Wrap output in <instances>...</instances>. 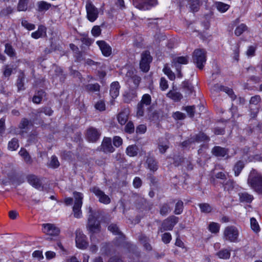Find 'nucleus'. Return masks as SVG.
I'll return each mask as SVG.
<instances>
[{
  "instance_id": "nucleus-15",
  "label": "nucleus",
  "mask_w": 262,
  "mask_h": 262,
  "mask_svg": "<svg viewBox=\"0 0 262 262\" xmlns=\"http://www.w3.org/2000/svg\"><path fill=\"white\" fill-rule=\"evenodd\" d=\"M189 57L185 56H175L171 60V66L174 68L181 67L180 64H186L188 63Z\"/></svg>"
},
{
  "instance_id": "nucleus-38",
  "label": "nucleus",
  "mask_w": 262,
  "mask_h": 262,
  "mask_svg": "<svg viewBox=\"0 0 262 262\" xmlns=\"http://www.w3.org/2000/svg\"><path fill=\"white\" fill-rule=\"evenodd\" d=\"M201 211L205 213H209L212 211V207L208 203H200L199 204Z\"/></svg>"
},
{
  "instance_id": "nucleus-45",
  "label": "nucleus",
  "mask_w": 262,
  "mask_h": 262,
  "mask_svg": "<svg viewBox=\"0 0 262 262\" xmlns=\"http://www.w3.org/2000/svg\"><path fill=\"white\" fill-rule=\"evenodd\" d=\"M85 90L89 92H98L100 91V85L98 83L89 84L85 86Z\"/></svg>"
},
{
  "instance_id": "nucleus-54",
  "label": "nucleus",
  "mask_w": 262,
  "mask_h": 262,
  "mask_svg": "<svg viewBox=\"0 0 262 262\" xmlns=\"http://www.w3.org/2000/svg\"><path fill=\"white\" fill-rule=\"evenodd\" d=\"M61 157L66 160H71L74 157V155L70 151H63L61 154Z\"/></svg>"
},
{
  "instance_id": "nucleus-1",
  "label": "nucleus",
  "mask_w": 262,
  "mask_h": 262,
  "mask_svg": "<svg viewBox=\"0 0 262 262\" xmlns=\"http://www.w3.org/2000/svg\"><path fill=\"white\" fill-rule=\"evenodd\" d=\"M107 229L114 234L118 235V237H116V244L117 246L126 250L128 253L135 256L137 258L140 257V252L138 250L137 247L135 245L125 241L124 235L120 231L116 224H110Z\"/></svg>"
},
{
  "instance_id": "nucleus-41",
  "label": "nucleus",
  "mask_w": 262,
  "mask_h": 262,
  "mask_svg": "<svg viewBox=\"0 0 262 262\" xmlns=\"http://www.w3.org/2000/svg\"><path fill=\"white\" fill-rule=\"evenodd\" d=\"M182 88L188 95L191 94L193 91V86L188 81H184L182 83Z\"/></svg>"
},
{
  "instance_id": "nucleus-63",
  "label": "nucleus",
  "mask_w": 262,
  "mask_h": 262,
  "mask_svg": "<svg viewBox=\"0 0 262 262\" xmlns=\"http://www.w3.org/2000/svg\"><path fill=\"white\" fill-rule=\"evenodd\" d=\"M162 240L165 244L170 243L171 240V236L170 234L168 232L164 233L162 236Z\"/></svg>"
},
{
  "instance_id": "nucleus-44",
  "label": "nucleus",
  "mask_w": 262,
  "mask_h": 262,
  "mask_svg": "<svg viewBox=\"0 0 262 262\" xmlns=\"http://www.w3.org/2000/svg\"><path fill=\"white\" fill-rule=\"evenodd\" d=\"M216 7L220 12L224 13L229 9L230 6L222 2H217L216 3Z\"/></svg>"
},
{
  "instance_id": "nucleus-5",
  "label": "nucleus",
  "mask_w": 262,
  "mask_h": 262,
  "mask_svg": "<svg viewBox=\"0 0 262 262\" xmlns=\"http://www.w3.org/2000/svg\"><path fill=\"white\" fill-rule=\"evenodd\" d=\"M151 98L150 95L146 94L143 95L141 101L138 103L137 108L136 116L138 117L143 116L145 107L150 106Z\"/></svg>"
},
{
  "instance_id": "nucleus-55",
  "label": "nucleus",
  "mask_w": 262,
  "mask_h": 262,
  "mask_svg": "<svg viewBox=\"0 0 262 262\" xmlns=\"http://www.w3.org/2000/svg\"><path fill=\"white\" fill-rule=\"evenodd\" d=\"M125 131L128 134H132L135 131V126L133 122L129 121L125 126Z\"/></svg>"
},
{
  "instance_id": "nucleus-40",
  "label": "nucleus",
  "mask_w": 262,
  "mask_h": 262,
  "mask_svg": "<svg viewBox=\"0 0 262 262\" xmlns=\"http://www.w3.org/2000/svg\"><path fill=\"white\" fill-rule=\"evenodd\" d=\"M184 209V204L182 201L178 200L176 203L174 210L173 211L175 214H180L182 213Z\"/></svg>"
},
{
  "instance_id": "nucleus-31",
  "label": "nucleus",
  "mask_w": 262,
  "mask_h": 262,
  "mask_svg": "<svg viewBox=\"0 0 262 262\" xmlns=\"http://www.w3.org/2000/svg\"><path fill=\"white\" fill-rule=\"evenodd\" d=\"M171 208L168 203H164L160 207V213L163 216L167 215L170 211Z\"/></svg>"
},
{
  "instance_id": "nucleus-22",
  "label": "nucleus",
  "mask_w": 262,
  "mask_h": 262,
  "mask_svg": "<svg viewBox=\"0 0 262 262\" xmlns=\"http://www.w3.org/2000/svg\"><path fill=\"white\" fill-rule=\"evenodd\" d=\"M120 86L118 81L113 82L111 85L110 95L111 97L115 99L118 97L119 94Z\"/></svg>"
},
{
  "instance_id": "nucleus-43",
  "label": "nucleus",
  "mask_w": 262,
  "mask_h": 262,
  "mask_svg": "<svg viewBox=\"0 0 262 262\" xmlns=\"http://www.w3.org/2000/svg\"><path fill=\"white\" fill-rule=\"evenodd\" d=\"M169 222V226L166 229L172 230L174 226L178 222L179 218L174 215L169 216L167 220Z\"/></svg>"
},
{
  "instance_id": "nucleus-7",
  "label": "nucleus",
  "mask_w": 262,
  "mask_h": 262,
  "mask_svg": "<svg viewBox=\"0 0 262 262\" xmlns=\"http://www.w3.org/2000/svg\"><path fill=\"white\" fill-rule=\"evenodd\" d=\"M238 230L233 226L227 227L224 231V238L230 242H237L238 241Z\"/></svg>"
},
{
  "instance_id": "nucleus-27",
  "label": "nucleus",
  "mask_w": 262,
  "mask_h": 262,
  "mask_svg": "<svg viewBox=\"0 0 262 262\" xmlns=\"http://www.w3.org/2000/svg\"><path fill=\"white\" fill-rule=\"evenodd\" d=\"M49 167L55 169L58 168L60 165V163L56 156L53 155L51 157L50 160L47 163Z\"/></svg>"
},
{
  "instance_id": "nucleus-48",
  "label": "nucleus",
  "mask_w": 262,
  "mask_h": 262,
  "mask_svg": "<svg viewBox=\"0 0 262 262\" xmlns=\"http://www.w3.org/2000/svg\"><path fill=\"white\" fill-rule=\"evenodd\" d=\"M247 29V27L245 24H242L237 27L235 30L234 33L235 34L239 36H240L244 32L246 31Z\"/></svg>"
},
{
  "instance_id": "nucleus-17",
  "label": "nucleus",
  "mask_w": 262,
  "mask_h": 262,
  "mask_svg": "<svg viewBox=\"0 0 262 262\" xmlns=\"http://www.w3.org/2000/svg\"><path fill=\"white\" fill-rule=\"evenodd\" d=\"M126 76L128 78L127 79L128 82H133L134 84V88H137L141 81V78L139 76L135 74L133 71H128Z\"/></svg>"
},
{
  "instance_id": "nucleus-3",
  "label": "nucleus",
  "mask_w": 262,
  "mask_h": 262,
  "mask_svg": "<svg viewBox=\"0 0 262 262\" xmlns=\"http://www.w3.org/2000/svg\"><path fill=\"white\" fill-rule=\"evenodd\" d=\"M248 184L258 194H262V176L256 170L252 169L248 176Z\"/></svg>"
},
{
  "instance_id": "nucleus-42",
  "label": "nucleus",
  "mask_w": 262,
  "mask_h": 262,
  "mask_svg": "<svg viewBox=\"0 0 262 262\" xmlns=\"http://www.w3.org/2000/svg\"><path fill=\"white\" fill-rule=\"evenodd\" d=\"M220 89L221 91L226 93L232 100H235L236 98V96L234 94L232 89L225 86H221Z\"/></svg>"
},
{
  "instance_id": "nucleus-9",
  "label": "nucleus",
  "mask_w": 262,
  "mask_h": 262,
  "mask_svg": "<svg viewBox=\"0 0 262 262\" xmlns=\"http://www.w3.org/2000/svg\"><path fill=\"white\" fill-rule=\"evenodd\" d=\"M86 17L91 22H94L98 17V9L91 2H88L85 6Z\"/></svg>"
},
{
  "instance_id": "nucleus-30",
  "label": "nucleus",
  "mask_w": 262,
  "mask_h": 262,
  "mask_svg": "<svg viewBox=\"0 0 262 262\" xmlns=\"http://www.w3.org/2000/svg\"><path fill=\"white\" fill-rule=\"evenodd\" d=\"M163 72L166 75L170 80H174L176 78L174 73L171 71V69L169 67L167 63L164 65L163 69Z\"/></svg>"
},
{
  "instance_id": "nucleus-8",
  "label": "nucleus",
  "mask_w": 262,
  "mask_h": 262,
  "mask_svg": "<svg viewBox=\"0 0 262 262\" xmlns=\"http://www.w3.org/2000/svg\"><path fill=\"white\" fill-rule=\"evenodd\" d=\"M90 190L95 194L100 203L107 205L111 203V199L110 197L106 194L105 192L101 190L98 187L94 186L91 187Z\"/></svg>"
},
{
  "instance_id": "nucleus-34",
  "label": "nucleus",
  "mask_w": 262,
  "mask_h": 262,
  "mask_svg": "<svg viewBox=\"0 0 262 262\" xmlns=\"http://www.w3.org/2000/svg\"><path fill=\"white\" fill-rule=\"evenodd\" d=\"M221 183L223 184L225 190L229 191L234 188V183L233 180L226 179L224 181L221 182Z\"/></svg>"
},
{
  "instance_id": "nucleus-11",
  "label": "nucleus",
  "mask_w": 262,
  "mask_h": 262,
  "mask_svg": "<svg viewBox=\"0 0 262 262\" xmlns=\"http://www.w3.org/2000/svg\"><path fill=\"white\" fill-rule=\"evenodd\" d=\"M76 244L77 247L80 249H85L88 246V243L86 241V236L80 230L76 232Z\"/></svg>"
},
{
  "instance_id": "nucleus-14",
  "label": "nucleus",
  "mask_w": 262,
  "mask_h": 262,
  "mask_svg": "<svg viewBox=\"0 0 262 262\" xmlns=\"http://www.w3.org/2000/svg\"><path fill=\"white\" fill-rule=\"evenodd\" d=\"M43 232L49 235L57 236L60 232L59 229L52 224H43Z\"/></svg>"
},
{
  "instance_id": "nucleus-12",
  "label": "nucleus",
  "mask_w": 262,
  "mask_h": 262,
  "mask_svg": "<svg viewBox=\"0 0 262 262\" xmlns=\"http://www.w3.org/2000/svg\"><path fill=\"white\" fill-rule=\"evenodd\" d=\"M101 133L96 128L91 127L86 130V138L91 142H96L99 138Z\"/></svg>"
},
{
  "instance_id": "nucleus-39",
  "label": "nucleus",
  "mask_w": 262,
  "mask_h": 262,
  "mask_svg": "<svg viewBox=\"0 0 262 262\" xmlns=\"http://www.w3.org/2000/svg\"><path fill=\"white\" fill-rule=\"evenodd\" d=\"M74 197L75 199V203L76 204V206L78 207L79 205L82 204V199L83 195L81 193L75 191L73 192Z\"/></svg>"
},
{
  "instance_id": "nucleus-62",
  "label": "nucleus",
  "mask_w": 262,
  "mask_h": 262,
  "mask_svg": "<svg viewBox=\"0 0 262 262\" xmlns=\"http://www.w3.org/2000/svg\"><path fill=\"white\" fill-rule=\"evenodd\" d=\"M261 97L259 95H255L251 98L250 103L254 105H257L261 101Z\"/></svg>"
},
{
  "instance_id": "nucleus-56",
  "label": "nucleus",
  "mask_w": 262,
  "mask_h": 262,
  "mask_svg": "<svg viewBox=\"0 0 262 262\" xmlns=\"http://www.w3.org/2000/svg\"><path fill=\"white\" fill-rule=\"evenodd\" d=\"M91 33L94 37L99 36L101 34V29L99 26H95L91 30Z\"/></svg>"
},
{
  "instance_id": "nucleus-37",
  "label": "nucleus",
  "mask_w": 262,
  "mask_h": 262,
  "mask_svg": "<svg viewBox=\"0 0 262 262\" xmlns=\"http://www.w3.org/2000/svg\"><path fill=\"white\" fill-rule=\"evenodd\" d=\"M19 154L23 158L24 161L27 163L31 164L32 163L31 157L25 148H21L20 150L19 151Z\"/></svg>"
},
{
  "instance_id": "nucleus-23",
  "label": "nucleus",
  "mask_w": 262,
  "mask_h": 262,
  "mask_svg": "<svg viewBox=\"0 0 262 262\" xmlns=\"http://www.w3.org/2000/svg\"><path fill=\"white\" fill-rule=\"evenodd\" d=\"M129 112L127 110L125 109L120 112L117 117V119L119 123L124 125L127 122L128 119Z\"/></svg>"
},
{
  "instance_id": "nucleus-28",
  "label": "nucleus",
  "mask_w": 262,
  "mask_h": 262,
  "mask_svg": "<svg viewBox=\"0 0 262 262\" xmlns=\"http://www.w3.org/2000/svg\"><path fill=\"white\" fill-rule=\"evenodd\" d=\"M238 195L241 202L250 203L253 199V196L247 192L239 193Z\"/></svg>"
},
{
  "instance_id": "nucleus-61",
  "label": "nucleus",
  "mask_w": 262,
  "mask_h": 262,
  "mask_svg": "<svg viewBox=\"0 0 262 262\" xmlns=\"http://www.w3.org/2000/svg\"><path fill=\"white\" fill-rule=\"evenodd\" d=\"M95 107L96 110L103 111L105 109V104L103 101L100 100L95 104Z\"/></svg>"
},
{
  "instance_id": "nucleus-10",
  "label": "nucleus",
  "mask_w": 262,
  "mask_h": 262,
  "mask_svg": "<svg viewBox=\"0 0 262 262\" xmlns=\"http://www.w3.org/2000/svg\"><path fill=\"white\" fill-rule=\"evenodd\" d=\"M152 57L148 51H145L142 54L141 60L140 63V67L141 70L144 72L149 71V64L151 62Z\"/></svg>"
},
{
  "instance_id": "nucleus-59",
  "label": "nucleus",
  "mask_w": 262,
  "mask_h": 262,
  "mask_svg": "<svg viewBox=\"0 0 262 262\" xmlns=\"http://www.w3.org/2000/svg\"><path fill=\"white\" fill-rule=\"evenodd\" d=\"M160 86L162 91H165L168 88L167 80L164 78L162 77L160 79Z\"/></svg>"
},
{
  "instance_id": "nucleus-36",
  "label": "nucleus",
  "mask_w": 262,
  "mask_h": 262,
  "mask_svg": "<svg viewBox=\"0 0 262 262\" xmlns=\"http://www.w3.org/2000/svg\"><path fill=\"white\" fill-rule=\"evenodd\" d=\"M216 255L222 259H229L230 257V250L227 249H223L216 253Z\"/></svg>"
},
{
  "instance_id": "nucleus-20",
  "label": "nucleus",
  "mask_w": 262,
  "mask_h": 262,
  "mask_svg": "<svg viewBox=\"0 0 262 262\" xmlns=\"http://www.w3.org/2000/svg\"><path fill=\"white\" fill-rule=\"evenodd\" d=\"M36 10L38 12H45L49 10L52 7V4L44 1H39L36 4Z\"/></svg>"
},
{
  "instance_id": "nucleus-32",
  "label": "nucleus",
  "mask_w": 262,
  "mask_h": 262,
  "mask_svg": "<svg viewBox=\"0 0 262 262\" xmlns=\"http://www.w3.org/2000/svg\"><path fill=\"white\" fill-rule=\"evenodd\" d=\"M245 164L242 161H237L234 166L233 170L235 176H238L242 169L244 168Z\"/></svg>"
},
{
  "instance_id": "nucleus-57",
  "label": "nucleus",
  "mask_w": 262,
  "mask_h": 262,
  "mask_svg": "<svg viewBox=\"0 0 262 262\" xmlns=\"http://www.w3.org/2000/svg\"><path fill=\"white\" fill-rule=\"evenodd\" d=\"M21 25L28 30H32L35 28V25L29 23L26 20H23L21 21Z\"/></svg>"
},
{
  "instance_id": "nucleus-64",
  "label": "nucleus",
  "mask_w": 262,
  "mask_h": 262,
  "mask_svg": "<svg viewBox=\"0 0 262 262\" xmlns=\"http://www.w3.org/2000/svg\"><path fill=\"white\" fill-rule=\"evenodd\" d=\"M108 262H125L119 255H114L110 258Z\"/></svg>"
},
{
  "instance_id": "nucleus-6",
  "label": "nucleus",
  "mask_w": 262,
  "mask_h": 262,
  "mask_svg": "<svg viewBox=\"0 0 262 262\" xmlns=\"http://www.w3.org/2000/svg\"><path fill=\"white\" fill-rule=\"evenodd\" d=\"M133 5L141 10H148L158 4V0H132Z\"/></svg>"
},
{
  "instance_id": "nucleus-19",
  "label": "nucleus",
  "mask_w": 262,
  "mask_h": 262,
  "mask_svg": "<svg viewBox=\"0 0 262 262\" xmlns=\"http://www.w3.org/2000/svg\"><path fill=\"white\" fill-rule=\"evenodd\" d=\"M47 35V28L43 25H39L38 30L31 34V37L34 39L46 36Z\"/></svg>"
},
{
  "instance_id": "nucleus-58",
  "label": "nucleus",
  "mask_w": 262,
  "mask_h": 262,
  "mask_svg": "<svg viewBox=\"0 0 262 262\" xmlns=\"http://www.w3.org/2000/svg\"><path fill=\"white\" fill-rule=\"evenodd\" d=\"M112 139L108 137H104L101 144V147H113Z\"/></svg>"
},
{
  "instance_id": "nucleus-35",
  "label": "nucleus",
  "mask_w": 262,
  "mask_h": 262,
  "mask_svg": "<svg viewBox=\"0 0 262 262\" xmlns=\"http://www.w3.org/2000/svg\"><path fill=\"white\" fill-rule=\"evenodd\" d=\"M29 0H19L17 9L18 11H26L28 9Z\"/></svg>"
},
{
  "instance_id": "nucleus-29",
  "label": "nucleus",
  "mask_w": 262,
  "mask_h": 262,
  "mask_svg": "<svg viewBox=\"0 0 262 262\" xmlns=\"http://www.w3.org/2000/svg\"><path fill=\"white\" fill-rule=\"evenodd\" d=\"M163 72L166 75L170 80H174L176 78L174 73L171 71V69L169 67L167 63L164 65L163 69Z\"/></svg>"
},
{
  "instance_id": "nucleus-51",
  "label": "nucleus",
  "mask_w": 262,
  "mask_h": 262,
  "mask_svg": "<svg viewBox=\"0 0 262 262\" xmlns=\"http://www.w3.org/2000/svg\"><path fill=\"white\" fill-rule=\"evenodd\" d=\"M250 224H251V229L255 232L257 233L259 231V230H260L259 226L255 218L252 217L250 219Z\"/></svg>"
},
{
  "instance_id": "nucleus-26",
  "label": "nucleus",
  "mask_w": 262,
  "mask_h": 262,
  "mask_svg": "<svg viewBox=\"0 0 262 262\" xmlns=\"http://www.w3.org/2000/svg\"><path fill=\"white\" fill-rule=\"evenodd\" d=\"M146 163L148 165V168L153 171H156L158 169V165L157 161L152 157H148L146 160Z\"/></svg>"
},
{
  "instance_id": "nucleus-25",
  "label": "nucleus",
  "mask_w": 262,
  "mask_h": 262,
  "mask_svg": "<svg viewBox=\"0 0 262 262\" xmlns=\"http://www.w3.org/2000/svg\"><path fill=\"white\" fill-rule=\"evenodd\" d=\"M167 96L174 101H180L183 98V96L181 93L175 90L170 91L167 94Z\"/></svg>"
},
{
  "instance_id": "nucleus-33",
  "label": "nucleus",
  "mask_w": 262,
  "mask_h": 262,
  "mask_svg": "<svg viewBox=\"0 0 262 262\" xmlns=\"http://www.w3.org/2000/svg\"><path fill=\"white\" fill-rule=\"evenodd\" d=\"M211 152L217 157H224L227 154L226 148H212Z\"/></svg>"
},
{
  "instance_id": "nucleus-50",
  "label": "nucleus",
  "mask_w": 262,
  "mask_h": 262,
  "mask_svg": "<svg viewBox=\"0 0 262 262\" xmlns=\"http://www.w3.org/2000/svg\"><path fill=\"white\" fill-rule=\"evenodd\" d=\"M194 140L197 142L207 141L209 138L204 133L200 132L195 136Z\"/></svg>"
},
{
  "instance_id": "nucleus-21",
  "label": "nucleus",
  "mask_w": 262,
  "mask_h": 262,
  "mask_svg": "<svg viewBox=\"0 0 262 262\" xmlns=\"http://www.w3.org/2000/svg\"><path fill=\"white\" fill-rule=\"evenodd\" d=\"M28 182L33 187L39 188L41 186V182L35 175L30 174L27 177Z\"/></svg>"
},
{
  "instance_id": "nucleus-47",
  "label": "nucleus",
  "mask_w": 262,
  "mask_h": 262,
  "mask_svg": "<svg viewBox=\"0 0 262 262\" xmlns=\"http://www.w3.org/2000/svg\"><path fill=\"white\" fill-rule=\"evenodd\" d=\"M44 91L40 90L38 91L37 95L33 96L32 101L34 103L39 104L40 103L42 99V96L44 94Z\"/></svg>"
},
{
  "instance_id": "nucleus-52",
  "label": "nucleus",
  "mask_w": 262,
  "mask_h": 262,
  "mask_svg": "<svg viewBox=\"0 0 262 262\" xmlns=\"http://www.w3.org/2000/svg\"><path fill=\"white\" fill-rule=\"evenodd\" d=\"M173 164L175 166H178L184 162V159L182 155H174L173 158Z\"/></svg>"
},
{
  "instance_id": "nucleus-60",
  "label": "nucleus",
  "mask_w": 262,
  "mask_h": 262,
  "mask_svg": "<svg viewBox=\"0 0 262 262\" xmlns=\"http://www.w3.org/2000/svg\"><path fill=\"white\" fill-rule=\"evenodd\" d=\"M82 205H79V206L78 207H77L76 206V204H74L73 207V211L74 212V216L76 218H79L81 216V212L80 210L81 207Z\"/></svg>"
},
{
  "instance_id": "nucleus-46",
  "label": "nucleus",
  "mask_w": 262,
  "mask_h": 262,
  "mask_svg": "<svg viewBox=\"0 0 262 262\" xmlns=\"http://www.w3.org/2000/svg\"><path fill=\"white\" fill-rule=\"evenodd\" d=\"M29 125H33L31 121L27 118H23L19 124V128L20 129L27 128Z\"/></svg>"
},
{
  "instance_id": "nucleus-53",
  "label": "nucleus",
  "mask_w": 262,
  "mask_h": 262,
  "mask_svg": "<svg viewBox=\"0 0 262 262\" xmlns=\"http://www.w3.org/2000/svg\"><path fill=\"white\" fill-rule=\"evenodd\" d=\"M3 70V75L7 78H9L13 72V69L8 64L4 66Z\"/></svg>"
},
{
  "instance_id": "nucleus-16",
  "label": "nucleus",
  "mask_w": 262,
  "mask_h": 262,
  "mask_svg": "<svg viewBox=\"0 0 262 262\" xmlns=\"http://www.w3.org/2000/svg\"><path fill=\"white\" fill-rule=\"evenodd\" d=\"M187 2V6L191 12H196L199 11L201 6L202 5L201 0H186Z\"/></svg>"
},
{
  "instance_id": "nucleus-4",
  "label": "nucleus",
  "mask_w": 262,
  "mask_h": 262,
  "mask_svg": "<svg viewBox=\"0 0 262 262\" xmlns=\"http://www.w3.org/2000/svg\"><path fill=\"white\" fill-rule=\"evenodd\" d=\"M206 51L204 49H196L192 53V60L198 68L202 70L206 62Z\"/></svg>"
},
{
  "instance_id": "nucleus-2",
  "label": "nucleus",
  "mask_w": 262,
  "mask_h": 262,
  "mask_svg": "<svg viewBox=\"0 0 262 262\" xmlns=\"http://www.w3.org/2000/svg\"><path fill=\"white\" fill-rule=\"evenodd\" d=\"M89 215L86 224V229L90 233L91 238L92 235L95 233H99L101 231L100 222L98 220L99 217V212L93 210L91 207L89 208Z\"/></svg>"
},
{
  "instance_id": "nucleus-13",
  "label": "nucleus",
  "mask_w": 262,
  "mask_h": 262,
  "mask_svg": "<svg viewBox=\"0 0 262 262\" xmlns=\"http://www.w3.org/2000/svg\"><path fill=\"white\" fill-rule=\"evenodd\" d=\"M96 44L99 47L102 54L105 57H109L112 53V47L104 40H98Z\"/></svg>"
},
{
  "instance_id": "nucleus-18",
  "label": "nucleus",
  "mask_w": 262,
  "mask_h": 262,
  "mask_svg": "<svg viewBox=\"0 0 262 262\" xmlns=\"http://www.w3.org/2000/svg\"><path fill=\"white\" fill-rule=\"evenodd\" d=\"M26 75L24 71L20 70L18 72L17 78L16 82V85L18 89V91H23L25 89V80Z\"/></svg>"
},
{
  "instance_id": "nucleus-24",
  "label": "nucleus",
  "mask_w": 262,
  "mask_h": 262,
  "mask_svg": "<svg viewBox=\"0 0 262 262\" xmlns=\"http://www.w3.org/2000/svg\"><path fill=\"white\" fill-rule=\"evenodd\" d=\"M5 49L4 50V52L8 56H9L11 58H14L16 57V51L11 43H6L5 45Z\"/></svg>"
},
{
  "instance_id": "nucleus-49",
  "label": "nucleus",
  "mask_w": 262,
  "mask_h": 262,
  "mask_svg": "<svg viewBox=\"0 0 262 262\" xmlns=\"http://www.w3.org/2000/svg\"><path fill=\"white\" fill-rule=\"evenodd\" d=\"M220 225L216 223L212 222L208 226L209 230L213 233H217L219 232Z\"/></svg>"
}]
</instances>
